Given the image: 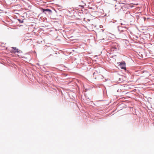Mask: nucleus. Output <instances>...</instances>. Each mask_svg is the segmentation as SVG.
Listing matches in <instances>:
<instances>
[{"mask_svg":"<svg viewBox=\"0 0 154 154\" xmlns=\"http://www.w3.org/2000/svg\"><path fill=\"white\" fill-rule=\"evenodd\" d=\"M119 66L121 69L125 70H126L125 67V61L120 62Z\"/></svg>","mask_w":154,"mask_h":154,"instance_id":"nucleus-1","label":"nucleus"},{"mask_svg":"<svg viewBox=\"0 0 154 154\" xmlns=\"http://www.w3.org/2000/svg\"><path fill=\"white\" fill-rule=\"evenodd\" d=\"M41 11H42L45 14H46L47 13H48L49 14L52 13V11L51 10L49 9H46L44 8H42Z\"/></svg>","mask_w":154,"mask_h":154,"instance_id":"nucleus-2","label":"nucleus"},{"mask_svg":"<svg viewBox=\"0 0 154 154\" xmlns=\"http://www.w3.org/2000/svg\"><path fill=\"white\" fill-rule=\"evenodd\" d=\"M115 7H116V9H117L119 10H120L122 8L119 4H118L117 5H116Z\"/></svg>","mask_w":154,"mask_h":154,"instance_id":"nucleus-3","label":"nucleus"},{"mask_svg":"<svg viewBox=\"0 0 154 154\" xmlns=\"http://www.w3.org/2000/svg\"><path fill=\"white\" fill-rule=\"evenodd\" d=\"M14 49L13 51L14 52H17L18 53H20V50H18V49H17L16 48H13Z\"/></svg>","mask_w":154,"mask_h":154,"instance_id":"nucleus-4","label":"nucleus"},{"mask_svg":"<svg viewBox=\"0 0 154 154\" xmlns=\"http://www.w3.org/2000/svg\"><path fill=\"white\" fill-rule=\"evenodd\" d=\"M95 74V72L94 73L93 75H94Z\"/></svg>","mask_w":154,"mask_h":154,"instance_id":"nucleus-5","label":"nucleus"}]
</instances>
